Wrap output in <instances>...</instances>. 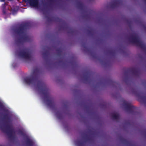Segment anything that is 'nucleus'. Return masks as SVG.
Segmentation results:
<instances>
[{"label": "nucleus", "instance_id": "f257e3e1", "mask_svg": "<svg viewBox=\"0 0 146 146\" xmlns=\"http://www.w3.org/2000/svg\"><path fill=\"white\" fill-rule=\"evenodd\" d=\"M30 5L34 7H36L38 3L37 1H34L33 2L31 1L30 2Z\"/></svg>", "mask_w": 146, "mask_h": 146}]
</instances>
